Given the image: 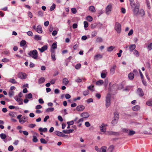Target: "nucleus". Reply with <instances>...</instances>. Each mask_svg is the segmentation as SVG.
Masks as SVG:
<instances>
[{
	"label": "nucleus",
	"mask_w": 152,
	"mask_h": 152,
	"mask_svg": "<svg viewBox=\"0 0 152 152\" xmlns=\"http://www.w3.org/2000/svg\"><path fill=\"white\" fill-rule=\"evenodd\" d=\"M130 4L132 7L133 8L135 6L133 10L134 14L137 16L140 15L141 17H143L145 15V12L143 9H141L139 10L140 7V4L139 2H137L135 5L134 0H129Z\"/></svg>",
	"instance_id": "obj_1"
},
{
	"label": "nucleus",
	"mask_w": 152,
	"mask_h": 152,
	"mask_svg": "<svg viewBox=\"0 0 152 152\" xmlns=\"http://www.w3.org/2000/svg\"><path fill=\"white\" fill-rule=\"evenodd\" d=\"M28 54L30 57H31L35 59H37L38 57V53L37 50H33L30 51L28 53Z\"/></svg>",
	"instance_id": "obj_2"
},
{
	"label": "nucleus",
	"mask_w": 152,
	"mask_h": 152,
	"mask_svg": "<svg viewBox=\"0 0 152 152\" xmlns=\"http://www.w3.org/2000/svg\"><path fill=\"white\" fill-rule=\"evenodd\" d=\"M111 95L110 94H108L106 97L105 106L106 107H109L110 104V98Z\"/></svg>",
	"instance_id": "obj_3"
},
{
	"label": "nucleus",
	"mask_w": 152,
	"mask_h": 152,
	"mask_svg": "<svg viewBox=\"0 0 152 152\" xmlns=\"http://www.w3.org/2000/svg\"><path fill=\"white\" fill-rule=\"evenodd\" d=\"M115 29L117 33H120L121 31V25L118 22H116L115 23Z\"/></svg>",
	"instance_id": "obj_4"
},
{
	"label": "nucleus",
	"mask_w": 152,
	"mask_h": 152,
	"mask_svg": "<svg viewBox=\"0 0 152 152\" xmlns=\"http://www.w3.org/2000/svg\"><path fill=\"white\" fill-rule=\"evenodd\" d=\"M112 9V6L111 4L108 5L105 8V12L107 15H109Z\"/></svg>",
	"instance_id": "obj_5"
},
{
	"label": "nucleus",
	"mask_w": 152,
	"mask_h": 152,
	"mask_svg": "<svg viewBox=\"0 0 152 152\" xmlns=\"http://www.w3.org/2000/svg\"><path fill=\"white\" fill-rule=\"evenodd\" d=\"M18 77L21 79H25L26 77V75L24 73L19 72L18 75Z\"/></svg>",
	"instance_id": "obj_6"
},
{
	"label": "nucleus",
	"mask_w": 152,
	"mask_h": 152,
	"mask_svg": "<svg viewBox=\"0 0 152 152\" xmlns=\"http://www.w3.org/2000/svg\"><path fill=\"white\" fill-rule=\"evenodd\" d=\"M15 100L18 102L19 105H21L23 104V99L19 98L18 96H16L14 97Z\"/></svg>",
	"instance_id": "obj_7"
},
{
	"label": "nucleus",
	"mask_w": 152,
	"mask_h": 152,
	"mask_svg": "<svg viewBox=\"0 0 152 152\" xmlns=\"http://www.w3.org/2000/svg\"><path fill=\"white\" fill-rule=\"evenodd\" d=\"M137 93L140 96H142L144 95L143 91L140 88H138L137 91Z\"/></svg>",
	"instance_id": "obj_8"
},
{
	"label": "nucleus",
	"mask_w": 152,
	"mask_h": 152,
	"mask_svg": "<svg viewBox=\"0 0 152 152\" xmlns=\"http://www.w3.org/2000/svg\"><path fill=\"white\" fill-rule=\"evenodd\" d=\"M85 108V107L82 105H79L76 107V110L78 111H83Z\"/></svg>",
	"instance_id": "obj_9"
},
{
	"label": "nucleus",
	"mask_w": 152,
	"mask_h": 152,
	"mask_svg": "<svg viewBox=\"0 0 152 152\" xmlns=\"http://www.w3.org/2000/svg\"><path fill=\"white\" fill-rule=\"evenodd\" d=\"M108 133L109 135H113L116 136H118L120 134L119 132H114L112 131L109 132Z\"/></svg>",
	"instance_id": "obj_10"
},
{
	"label": "nucleus",
	"mask_w": 152,
	"mask_h": 152,
	"mask_svg": "<svg viewBox=\"0 0 152 152\" xmlns=\"http://www.w3.org/2000/svg\"><path fill=\"white\" fill-rule=\"evenodd\" d=\"M48 48V46L46 45H45L42 47L41 48H38V50L41 53H42L45 50H46Z\"/></svg>",
	"instance_id": "obj_11"
},
{
	"label": "nucleus",
	"mask_w": 152,
	"mask_h": 152,
	"mask_svg": "<svg viewBox=\"0 0 152 152\" xmlns=\"http://www.w3.org/2000/svg\"><path fill=\"white\" fill-rule=\"evenodd\" d=\"M81 116L84 118H87L89 117V114L87 112H84L81 113Z\"/></svg>",
	"instance_id": "obj_12"
},
{
	"label": "nucleus",
	"mask_w": 152,
	"mask_h": 152,
	"mask_svg": "<svg viewBox=\"0 0 152 152\" xmlns=\"http://www.w3.org/2000/svg\"><path fill=\"white\" fill-rule=\"evenodd\" d=\"M100 128L101 131L103 132H105L106 131V128L105 127V125L104 124H102L100 126Z\"/></svg>",
	"instance_id": "obj_13"
},
{
	"label": "nucleus",
	"mask_w": 152,
	"mask_h": 152,
	"mask_svg": "<svg viewBox=\"0 0 152 152\" xmlns=\"http://www.w3.org/2000/svg\"><path fill=\"white\" fill-rule=\"evenodd\" d=\"M103 57L102 55L100 54H97L95 55L94 57V59L95 60H98L99 59L102 58Z\"/></svg>",
	"instance_id": "obj_14"
},
{
	"label": "nucleus",
	"mask_w": 152,
	"mask_h": 152,
	"mask_svg": "<svg viewBox=\"0 0 152 152\" xmlns=\"http://www.w3.org/2000/svg\"><path fill=\"white\" fill-rule=\"evenodd\" d=\"M116 66L115 65H113L112 67H111L110 69V74L112 75L115 73V71Z\"/></svg>",
	"instance_id": "obj_15"
},
{
	"label": "nucleus",
	"mask_w": 152,
	"mask_h": 152,
	"mask_svg": "<svg viewBox=\"0 0 152 152\" xmlns=\"http://www.w3.org/2000/svg\"><path fill=\"white\" fill-rule=\"evenodd\" d=\"M37 31L39 33H41L42 32V28L41 26L39 25L37 26L36 28Z\"/></svg>",
	"instance_id": "obj_16"
},
{
	"label": "nucleus",
	"mask_w": 152,
	"mask_h": 152,
	"mask_svg": "<svg viewBox=\"0 0 152 152\" xmlns=\"http://www.w3.org/2000/svg\"><path fill=\"white\" fill-rule=\"evenodd\" d=\"M136 48V45L134 44L131 45L129 46V49L131 52L132 51Z\"/></svg>",
	"instance_id": "obj_17"
},
{
	"label": "nucleus",
	"mask_w": 152,
	"mask_h": 152,
	"mask_svg": "<svg viewBox=\"0 0 152 152\" xmlns=\"http://www.w3.org/2000/svg\"><path fill=\"white\" fill-rule=\"evenodd\" d=\"M140 109V107L138 105H136L132 107V109L134 111H137L139 110Z\"/></svg>",
	"instance_id": "obj_18"
},
{
	"label": "nucleus",
	"mask_w": 152,
	"mask_h": 152,
	"mask_svg": "<svg viewBox=\"0 0 152 152\" xmlns=\"http://www.w3.org/2000/svg\"><path fill=\"white\" fill-rule=\"evenodd\" d=\"M134 74L132 72L130 73L128 75L129 78L131 80H132L134 78Z\"/></svg>",
	"instance_id": "obj_19"
},
{
	"label": "nucleus",
	"mask_w": 152,
	"mask_h": 152,
	"mask_svg": "<svg viewBox=\"0 0 152 152\" xmlns=\"http://www.w3.org/2000/svg\"><path fill=\"white\" fill-rule=\"evenodd\" d=\"M114 148L113 145L110 146L107 150V152H112Z\"/></svg>",
	"instance_id": "obj_20"
},
{
	"label": "nucleus",
	"mask_w": 152,
	"mask_h": 152,
	"mask_svg": "<svg viewBox=\"0 0 152 152\" xmlns=\"http://www.w3.org/2000/svg\"><path fill=\"white\" fill-rule=\"evenodd\" d=\"M89 10L93 12H95V9L94 7L93 6H90L89 7Z\"/></svg>",
	"instance_id": "obj_21"
},
{
	"label": "nucleus",
	"mask_w": 152,
	"mask_h": 152,
	"mask_svg": "<svg viewBox=\"0 0 152 152\" xmlns=\"http://www.w3.org/2000/svg\"><path fill=\"white\" fill-rule=\"evenodd\" d=\"M104 83V81L102 80H100L96 82V84L97 85L100 86L103 84Z\"/></svg>",
	"instance_id": "obj_22"
},
{
	"label": "nucleus",
	"mask_w": 152,
	"mask_h": 152,
	"mask_svg": "<svg viewBox=\"0 0 152 152\" xmlns=\"http://www.w3.org/2000/svg\"><path fill=\"white\" fill-rule=\"evenodd\" d=\"M39 130L40 132H46L48 131V129L46 128H44L43 129L42 127H40L39 129Z\"/></svg>",
	"instance_id": "obj_23"
},
{
	"label": "nucleus",
	"mask_w": 152,
	"mask_h": 152,
	"mask_svg": "<svg viewBox=\"0 0 152 152\" xmlns=\"http://www.w3.org/2000/svg\"><path fill=\"white\" fill-rule=\"evenodd\" d=\"M62 82L64 84L66 85L68 83L69 81L66 78H64L63 79Z\"/></svg>",
	"instance_id": "obj_24"
},
{
	"label": "nucleus",
	"mask_w": 152,
	"mask_h": 152,
	"mask_svg": "<svg viewBox=\"0 0 152 152\" xmlns=\"http://www.w3.org/2000/svg\"><path fill=\"white\" fill-rule=\"evenodd\" d=\"M96 42H103V39L101 37H98L96 38Z\"/></svg>",
	"instance_id": "obj_25"
},
{
	"label": "nucleus",
	"mask_w": 152,
	"mask_h": 152,
	"mask_svg": "<svg viewBox=\"0 0 152 152\" xmlns=\"http://www.w3.org/2000/svg\"><path fill=\"white\" fill-rule=\"evenodd\" d=\"M26 41L24 40H23L20 42V46L21 47L23 46L26 44Z\"/></svg>",
	"instance_id": "obj_26"
},
{
	"label": "nucleus",
	"mask_w": 152,
	"mask_h": 152,
	"mask_svg": "<svg viewBox=\"0 0 152 152\" xmlns=\"http://www.w3.org/2000/svg\"><path fill=\"white\" fill-rule=\"evenodd\" d=\"M119 114L118 112H115L114 113V116L113 118L118 119L119 118Z\"/></svg>",
	"instance_id": "obj_27"
},
{
	"label": "nucleus",
	"mask_w": 152,
	"mask_h": 152,
	"mask_svg": "<svg viewBox=\"0 0 152 152\" xmlns=\"http://www.w3.org/2000/svg\"><path fill=\"white\" fill-rule=\"evenodd\" d=\"M118 119L113 118V120H112L111 123L113 125H115L116 124L118 121Z\"/></svg>",
	"instance_id": "obj_28"
},
{
	"label": "nucleus",
	"mask_w": 152,
	"mask_h": 152,
	"mask_svg": "<svg viewBox=\"0 0 152 152\" xmlns=\"http://www.w3.org/2000/svg\"><path fill=\"white\" fill-rule=\"evenodd\" d=\"M115 47L111 46L107 48V51L108 52H111L114 48Z\"/></svg>",
	"instance_id": "obj_29"
},
{
	"label": "nucleus",
	"mask_w": 152,
	"mask_h": 152,
	"mask_svg": "<svg viewBox=\"0 0 152 152\" xmlns=\"http://www.w3.org/2000/svg\"><path fill=\"white\" fill-rule=\"evenodd\" d=\"M147 48L149 50H151L152 49V43L149 44L147 46Z\"/></svg>",
	"instance_id": "obj_30"
},
{
	"label": "nucleus",
	"mask_w": 152,
	"mask_h": 152,
	"mask_svg": "<svg viewBox=\"0 0 152 152\" xmlns=\"http://www.w3.org/2000/svg\"><path fill=\"white\" fill-rule=\"evenodd\" d=\"M54 110V108L53 107H50L47 109L46 110V112H52Z\"/></svg>",
	"instance_id": "obj_31"
},
{
	"label": "nucleus",
	"mask_w": 152,
	"mask_h": 152,
	"mask_svg": "<svg viewBox=\"0 0 152 152\" xmlns=\"http://www.w3.org/2000/svg\"><path fill=\"white\" fill-rule=\"evenodd\" d=\"M0 136L1 138L2 139H4L7 137V136L6 134L4 133H2L0 134Z\"/></svg>",
	"instance_id": "obj_32"
},
{
	"label": "nucleus",
	"mask_w": 152,
	"mask_h": 152,
	"mask_svg": "<svg viewBox=\"0 0 152 152\" xmlns=\"http://www.w3.org/2000/svg\"><path fill=\"white\" fill-rule=\"evenodd\" d=\"M55 134H56V135H58L59 136L61 137V136H62V132H60L59 131H56L55 132Z\"/></svg>",
	"instance_id": "obj_33"
},
{
	"label": "nucleus",
	"mask_w": 152,
	"mask_h": 152,
	"mask_svg": "<svg viewBox=\"0 0 152 152\" xmlns=\"http://www.w3.org/2000/svg\"><path fill=\"white\" fill-rule=\"evenodd\" d=\"M45 81V79L44 77H41L39 80V83L41 84L43 83Z\"/></svg>",
	"instance_id": "obj_34"
},
{
	"label": "nucleus",
	"mask_w": 152,
	"mask_h": 152,
	"mask_svg": "<svg viewBox=\"0 0 152 152\" xmlns=\"http://www.w3.org/2000/svg\"><path fill=\"white\" fill-rule=\"evenodd\" d=\"M33 138L32 139V141L34 142H36L38 141V140L36 136L33 135Z\"/></svg>",
	"instance_id": "obj_35"
},
{
	"label": "nucleus",
	"mask_w": 152,
	"mask_h": 152,
	"mask_svg": "<svg viewBox=\"0 0 152 152\" xmlns=\"http://www.w3.org/2000/svg\"><path fill=\"white\" fill-rule=\"evenodd\" d=\"M146 104L148 106H152V100H150L147 101Z\"/></svg>",
	"instance_id": "obj_36"
},
{
	"label": "nucleus",
	"mask_w": 152,
	"mask_h": 152,
	"mask_svg": "<svg viewBox=\"0 0 152 152\" xmlns=\"http://www.w3.org/2000/svg\"><path fill=\"white\" fill-rule=\"evenodd\" d=\"M32 95L30 93L28 94H27L26 96V98H28V99H30L31 98H32Z\"/></svg>",
	"instance_id": "obj_37"
},
{
	"label": "nucleus",
	"mask_w": 152,
	"mask_h": 152,
	"mask_svg": "<svg viewBox=\"0 0 152 152\" xmlns=\"http://www.w3.org/2000/svg\"><path fill=\"white\" fill-rule=\"evenodd\" d=\"M57 48L56 42H54L52 45L51 48L55 49Z\"/></svg>",
	"instance_id": "obj_38"
},
{
	"label": "nucleus",
	"mask_w": 152,
	"mask_h": 152,
	"mask_svg": "<svg viewBox=\"0 0 152 152\" xmlns=\"http://www.w3.org/2000/svg\"><path fill=\"white\" fill-rule=\"evenodd\" d=\"M9 82L13 84L17 83V82L15 81V79L13 78H11L10 79Z\"/></svg>",
	"instance_id": "obj_39"
},
{
	"label": "nucleus",
	"mask_w": 152,
	"mask_h": 152,
	"mask_svg": "<svg viewBox=\"0 0 152 152\" xmlns=\"http://www.w3.org/2000/svg\"><path fill=\"white\" fill-rule=\"evenodd\" d=\"M86 20L89 22H91L93 18L91 16H88L86 17Z\"/></svg>",
	"instance_id": "obj_40"
},
{
	"label": "nucleus",
	"mask_w": 152,
	"mask_h": 152,
	"mask_svg": "<svg viewBox=\"0 0 152 152\" xmlns=\"http://www.w3.org/2000/svg\"><path fill=\"white\" fill-rule=\"evenodd\" d=\"M135 133V131L132 130H130L128 134V135L129 136H132Z\"/></svg>",
	"instance_id": "obj_41"
},
{
	"label": "nucleus",
	"mask_w": 152,
	"mask_h": 152,
	"mask_svg": "<svg viewBox=\"0 0 152 152\" xmlns=\"http://www.w3.org/2000/svg\"><path fill=\"white\" fill-rule=\"evenodd\" d=\"M134 54L137 57H138L139 55V53L138 51L136 50H135L133 52Z\"/></svg>",
	"instance_id": "obj_42"
},
{
	"label": "nucleus",
	"mask_w": 152,
	"mask_h": 152,
	"mask_svg": "<svg viewBox=\"0 0 152 152\" xmlns=\"http://www.w3.org/2000/svg\"><path fill=\"white\" fill-rule=\"evenodd\" d=\"M94 86L92 85H91V86H89L88 87V88L91 91H94Z\"/></svg>",
	"instance_id": "obj_43"
},
{
	"label": "nucleus",
	"mask_w": 152,
	"mask_h": 152,
	"mask_svg": "<svg viewBox=\"0 0 152 152\" xmlns=\"http://www.w3.org/2000/svg\"><path fill=\"white\" fill-rule=\"evenodd\" d=\"M89 93V91L88 90L85 91L83 92V94L85 96L88 95Z\"/></svg>",
	"instance_id": "obj_44"
},
{
	"label": "nucleus",
	"mask_w": 152,
	"mask_h": 152,
	"mask_svg": "<svg viewBox=\"0 0 152 152\" xmlns=\"http://www.w3.org/2000/svg\"><path fill=\"white\" fill-rule=\"evenodd\" d=\"M34 38L37 40H41V37L38 35H35V36Z\"/></svg>",
	"instance_id": "obj_45"
},
{
	"label": "nucleus",
	"mask_w": 152,
	"mask_h": 152,
	"mask_svg": "<svg viewBox=\"0 0 152 152\" xmlns=\"http://www.w3.org/2000/svg\"><path fill=\"white\" fill-rule=\"evenodd\" d=\"M40 142L42 144H46L47 143V142L43 138L40 139Z\"/></svg>",
	"instance_id": "obj_46"
},
{
	"label": "nucleus",
	"mask_w": 152,
	"mask_h": 152,
	"mask_svg": "<svg viewBox=\"0 0 152 152\" xmlns=\"http://www.w3.org/2000/svg\"><path fill=\"white\" fill-rule=\"evenodd\" d=\"M25 119V118L23 117L21 119L19 120V122L21 124H23L25 122V121L24 120Z\"/></svg>",
	"instance_id": "obj_47"
},
{
	"label": "nucleus",
	"mask_w": 152,
	"mask_h": 152,
	"mask_svg": "<svg viewBox=\"0 0 152 152\" xmlns=\"http://www.w3.org/2000/svg\"><path fill=\"white\" fill-rule=\"evenodd\" d=\"M71 11L74 14H75L77 12V10L75 8H73L71 9Z\"/></svg>",
	"instance_id": "obj_48"
},
{
	"label": "nucleus",
	"mask_w": 152,
	"mask_h": 152,
	"mask_svg": "<svg viewBox=\"0 0 152 152\" xmlns=\"http://www.w3.org/2000/svg\"><path fill=\"white\" fill-rule=\"evenodd\" d=\"M146 3L147 7L149 9L151 8V6L149 0H146Z\"/></svg>",
	"instance_id": "obj_49"
},
{
	"label": "nucleus",
	"mask_w": 152,
	"mask_h": 152,
	"mask_svg": "<svg viewBox=\"0 0 152 152\" xmlns=\"http://www.w3.org/2000/svg\"><path fill=\"white\" fill-rule=\"evenodd\" d=\"M97 34V32L96 31H94L91 33V36L93 37L95 36Z\"/></svg>",
	"instance_id": "obj_50"
},
{
	"label": "nucleus",
	"mask_w": 152,
	"mask_h": 152,
	"mask_svg": "<svg viewBox=\"0 0 152 152\" xmlns=\"http://www.w3.org/2000/svg\"><path fill=\"white\" fill-rule=\"evenodd\" d=\"M56 7V5L54 4H53L52 6L50 7V10L51 11L53 10Z\"/></svg>",
	"instance_id": "obj_51"
},
{
	"label": "nucleus",
	"mask_w": 152,
	"mask_h": 152,
	"mask_svg": "<svg viewBox=\"0 0 152 152\" xmlns=\"http://www.w3.org/2000/svg\"><path fill=\"white\" fill-rule=\"evenodd\" d=\"M81 64H78L75 66V68L77 69H80L81 67Z\"/></svg>",
	"instance_id": "obj_52"
},
{
	"label": "nucleus",
	"mask_w": 152,
	"mask_h": 152,
	"mask_svg": "<svg viewBox=\"0 0 152 152\" xmlns=\"http://www.w3.org/2000/svg\"><path fill=\"white\" fill-rule=\"evenodd\" d=\"M107 148L105 146H103L101 148L102 152H106Z\"/></svg>",
	"instance_id": "obj_53"
},
{
	"label": "nucleus",
	"mask_w": 152,
	"mask_h": 152,
	"mask_svg": "<svg viewBox=\"0 0 152 152\" xmlns=\"http://www.w3.org/2000/svg\"><path fill=\"white\" fill-rule=\"evenodd\" d=\"M14 95V92L12 91H11L9 93V95L10 97H11L13 96Z\"/></svg>",
	"instance_id": "obj_54"
},
{
	"label": "nucleus",
	"mask_w": 152,
	"mask_h": 152,
	"mask_svg": "<svg viewBox=\"0 0 152 152\" xmlns=\"http://www.w3.org/2000/svg\"><path fill=\"white\" fill-rule=\"evenodd\" d=\"M14 149L12 145L10 146L8 148V150L10 151H12Z\"/></svg>",
	"instance_id": "obj_55"
},
{
	"label": "nucleus",
	"mask_w": 152,
	"mask_h": 152,
	"mask_svg": "<svg viewBox=\"0 0 152 152\" xmlns=\"http://www.w3.org/2000/svg\"><path fill=\"white\" fill-rule=\"evenodd\" d=\"M106 76V74L104 73H102L101 74V77L102 78H105Z\"/></svg>",
	"instance_id": "obj_56"
},
{
	"label": "nucleus",
	"mask_w": 152,
	"mask_h": 152,
	"mask_svg": "<svg viewBox=\"0 0 152 152\" xmlns=\"http://www.w3.org/2000/svg\"><path fill=\"white\" fill-rule=\"evenodd\" d=\"M74 124V122L73 121H68L67 122V124L68 125H72Z\"/></svg>",
	"instance_id": "obj_57"
},
{
	"label": "nucleus",
	"mask_w": 152,
	"mask_h": 152,
	"mask_svg": "<svg viewBox=\"0 0 152 152\" xmlns=\"http://www.w3.org/2000/svg\"><path fill=\"white\" fill-rule=\"evenodd\" d=\"M84 27L85 28H87L88 26V23L86 21H84Z\"/></svg>",
	"instance_id": "obj_58"
},
{
	"label": "nucleus",
	"mask_w": 152,
	"mask_h": 152,
	"mask_svg": "<svg viewBox=\"0 0 152 152\" xmlns=\"http://www.w3.org/2000/svg\"><path fill=\"white\" fill-rule=\"evenodd\" d=\"M51 59L53 61L56 60V58H55V54H51Z\"/></svg>",
	"instance_id": "obj_59"
},
{
	"label": "nucleus",
	"mask_w": 152,
	"mask_h": 152,
	"mask_svg": "<svg viewBox=\"0 0 152 152\" xmlns=\"http://www.w3.org/2000/svg\"><path fill=\"white\" fill-rule=\"evenodd\" d=\"M97 24L96 23H94L92 24L91 25V28L94 29L97 26Z\"/></svg>",
	"instance_id": "obj_60"
},
{
	"label": "nucleus",
	"mask_w": 152,
	"mask_h": 152,
	"mask_svg": "<svg viewBox=\"0 0 152 152\" xmlns=\"http://www.w3.org/2000/svg\"><path fill=\"white\" fill-rule=\"evenodd\" d=\"M85 124L86 126L87 127H89L91 125H90V124L88 122V121H87V122H86L85 123Z\"/></svg>",
	"instance_id": "obj_61"
},
{
	"label": "nucleus",
	"mask_w": 152,
	"mask_h": 152,
	"mask_svg": "<svg viewBox=\"0 0 152 152\" xmlns=\"http://www.w3.org/2000/svg\"><path fill=\"white\" fill-rule=\"evenodd\" d=\"M27 34L28 36H32L33 35V33L31 31H28L27 32Z\"/></svg>",
	"instance_id": "obj_62"
},
{
	"label": "nucleus",
	"mask_w": 152,
	"mask_h": 152,
	"mask_svg": "<svg viewBox=\"0 0 152 152\" xmlns=\"http://www.w3.org/2000/svg\"><path fill=\"white\" fill-rule=\"evenodd\" d=\"M95 96L97 98L99 99H100L101 97V94L99 93L96 94Z\"/></svg>",
	"instance_id": "obj_63"
},
{
	"label": "nucleus",
	"mask_w": 152,
	"mask_h": 152,
	"mask_svg": "<svg viewBox=\"0 0 152 152\" xmlns=\"http://www.w3.org/2000/svg\"><path fill=\"white\" fill-rule=\"evenodd\" d=\"M65 98L66 99H69L71 98V96L69 94H66L65 95Z\"/></svg>",
	"instance_id": "obj_64"
}]
</instances>
